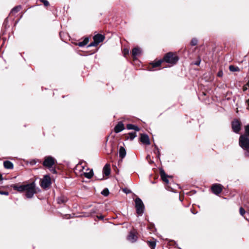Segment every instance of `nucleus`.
<instances>
[{"label": "nucleus", "instance_id": "nucleus-24", "mask_svg": "<svg viewBox=\"0 0 249 249\" xmlns=\"http://www.w3.org/2000/svg\"><path fill=\"white\" fill-rule=\"evenodd\" d=\"M163 62L162 59L159 60L155 62L151 63L153 68H155L160 66L161 63Z\"/></svg>", "mask_w": 249, "mask_h": 249}, {"label": "nucleus", "instance_id": "nucleus-17", "mask_svg": "<svg viewBox=\"0 0 249 249\" xmlns=\"http://www.w3.org/2000/svg\"><path fill=\"white\" fill-rule=\"evenodd\" d=\"M119 156L121 159H124L126 156V150L125 148L121 146L119 151Z\"/></svg>", "mask_w": 249, "mask_h": 249}, {"label": "nucleus", "instance_id": "nucleus-23", "mask_svg": "<svg viewBox=\"0 0 249 249\" xmlns=\"http://www.w3.org/2000/svg\"><path fill=\"white\" fill-rule=\"evenodd\" d=\"M89 40V38L86 37L83 41L79 42L78 43V45L81 47H84L88 44Z\"/></svg>", "mask_w": 249, "mask_h": 249}, {"label": "nucleus", "instance_id": "nucleus-29", "mask_svg": "<svg viewBox=\"0 0 249 249\" xmlns=\"http://www.w3.org/2000/svg\"><path fill=\"white\" fill-rule=\"evenodd\" d=\"M109 192L107 188L104 189L102 192L101 194L104 196H107L109 195Z\"/></svg>", "mask_w": 249, "mask_h": 249}, {"label": "nucleus", "instance_id": "nucleus-35", "mask_svg": "<svg viewBox=\"0 0 249 249\" xmlns=\"http://www.w3.org/2000/svg\"><path fill=\"white\" fill-rule=\"evenodd\" d=\"M123 191L126 194H130L131 191L129 189H128L127 188H124L123 189Z\"/></svg>", "mask_w": 249, "mask_h": 249}, {"label": "nucleus", "instance_id": "nucleus-36", "mask_svg": "<svg viewBox=\"0 0 249 249\" xmlns=\"http://www.w3.org/2000/svg\"><path fill=\"white\" fill-rule=\"evenodd\" d=\"M0 194L8 196L9 195V192L7 191H0Z\"/></svg>", "mask_w": 249, "mask_h": 249}, {"label": "nucleus", "instance_id": "nucleus-43", "mask_svg": "<svg viewBox=\"0 0 249 249\" xmlns=\"http://www.w3.org/2000/svg\"><path fill=\"white\" fill-rule=\"evenodd\" d=\"M51 171L53 173H56V171L55 169H53L51 170Z\"/></svg>", "mask_w": 249, "mask_h": 249}, {"label": "nucleus", "instance_id": "nucleus-38", "mask_svg": "<svg viewBox=\"0 0 249 249\" xmlns=\"http://www.w3.org/2000/svg\"><path fill=\"white\" fill-rule=\"evenodd\" d=\"M37 161L36 160H31V161L30 162V163L32 165H35Z\"/></svg>", "mask_w": 249, "mask_h": 249}, {"label": "nucleus", "instance_id": "nucleus-18", "mask_svg": "<svg viewBox=\"0 0 249 249\" xmlns=\"http://www.w3.org/2000/svg\"><path fill=\"white\" fill-rule=\"evenodd\" d=\"M3 165H4V168H5L6 169H13V167H14L13 164L12 163V162L9 160H6V161H4Z\"/></svg>", "mask_w": 249, "mask_h": 249}, {"label": "nucleus", "instance_id": "nucleus-2", "mask_svg": "<svg viewBox=\"0 0 249 249\" xmlns=\"http://www.w3.org/2000/svg\"><path fill=\"white\" fill-rule=\"evenodd\" d=\"M135 203L137 213L140 216L142 215L144 213V205L143 202L141 199L139 197H137L135 200Z\"/></svg>", "mask_w": 249, "mask_h": 249}, {"label": "nucleus", "instance_id": "nucleus-5", "mask_svg": "<svg viewBox=\"0 0 249 249\" xmlns=\"http://www.w3.org/2000/svg\"><path fill=\"white\" fill-rule=\"evenodd\" d=\"M42 164L44 166L51 168L54 164V159L51 156L46 157Z\"/></svg>", "mask_w": 249, "mask_h": 249}, {"label": "nucleus", "instance_id": "nucleus-6", "mask_svg": "<svg viewBox=\"0 0 249 249\" xmlns=\"http://www.w3.org/2000/svg\"><path fill=\"white\" fill-rule=\"evenodd\" d=\"M231 127L234 133H239L241 130L240 122L237 119H234L231 123Z\"/></svg>", "mask_w": 249, "mask_h": 249}, {"label": "nucleus", "instance_id": "nucleus-40", "mask_svg": "<svg viewBox=\"0 0 249 249\" xmlns=\"http://www.w3.org/2000/svg\"><path fill=\"white\" fill-rule=\"evenodd\" d=\"M246 151L245 152V155L247 157L249 156V149L245 150Z\"/></svg>", "mask_w": 249, "mask_h": 249}, {"label": "nucleus", "instance_id": "nucleus-30", "mask_svg": "<svg viewBox=\"0 0 249 249\" xmlns=\"http://www.w3.org/2000/svg\"><path fill=\"white\" fill-rule=\"evenodd\" d=\"M245 135L249 138V124L245 126Z\"/></svg>", "mask_w": 249, "mask_h": 249}, {"label": "nucleus", "instance_id": "nucleus-27", "mask_svg": "<svg viewBox=\"0 0 249 249\" xmlns=\"http://www.w3.org/2000/svg\"><path fill=\"white\" fill-rule=\"evenodd\" d=\"M148 244L152 249H155L156 246V243L155 241H148Z\"/></svg>", "mask_w": 249, "mask_h": 249}, {"label": "nucleus", "instance_id": "nucleus-41", "mask_svg": "<svg viewBox=\"0 0 249 249\" xmlns=\"http://www.w3.org/2000/svg\"><path fill=\"white\" fill-rule=\"evenodd\" d=\"M104 216L101 215L100 216H97V218L99 219H104Z\"/></svg>", "mask_w": 249, "mask_h": 249}, {"label": "nucleus", "instance_id": "nucleus-42", "mask_svg": "<svg viewBox=\"0 0 249 249\" xmlns=\"http://www.w3.org/2000/svg\"><path fill=\"white\" fill-rule=\"evenodd\" d=\"M2 180H3V178H2V176L1 175H0V184H2Z\"/></svg>", "mask_w": 249, "mask_h": 249}, {"label": "nucleus", "instance_id": "nucleus-32", "mask_svg": "<svg viewBox=\"0 0 249 249\" xmlns=\"http://www.w3.org/2000/svg\"><path fill=\"white\" fill-rule=\"evenodd\" d=\"M239 213L242 216H244L246 213V211L242 207H240L239 209Z\"/></svg>", "mask_w": 249, "mask_h": 249}, {"label": "nucleus", "instance_id": "nucleus-34", "mask_svg": "<svg viewBox=\"0 0 249 249\" xmlns=\"http://www.w3.org/2000/svg\"><path fill=\"white\" fill-rule=\"evenodd\" d=\"M41 2H42L45 6H48L49 5V2L47 0H39Z\"/></svg>", "mask_w": 249, "mask_h": 249}, {"label": "nucleus", "instance_id": "nucleus-12", "mask_svg": "<svg viewBox=\"0 0 249 249\" xmlns=\"http://www.w3.org/2000/svg\"><path fill=\"white\" fill-rule=\"evenodd\" d=\"M160 177H161L162 180L164 182H165L167 184H168L169 182V180L168 179V178L170 177V176H167L166 174L164 171L162 169H160Z\"/></svg>", "mask_w": 249, "mask_h": 249}, {"label": "nucleus", "instance_id": "nucleus-22", "mask_svg": "<svg viewBox=\"0 0 249 249\" xmlns=\"http://www.w3.org/2000/svg\"><path fill=\"white\" fill-rule=\"evenodd\" d=\"M21 9V6L20 5L14 7L12 9V10L10 12V14H14L17 13L18 11H19Z\"/></svg>", "mask_w": 249, "mask_h": 249}, {"label": "nucleus", "instance_id": "nucleus-10", "mask_svg": "<svg viewBox=\"0 0 249 249\" xmlns=\"http://www.w3.org/2000/svg\"><path fill=\"white\" fill-rule=\"evenodd\" d=\"M124 129V126L122 122H119L114 127V132L118 133Z\"/></svg>", "mask_w": 249, "mask_h": 249}, {"label": "nucleus", "instance_id": "nucleus-3", "mask_svg": "<svg viewBox=\"0 0 249 249\" xmlns=\"http://www.w3.org/2000/svg\"><path fill=\"white\" fill-rule=\"evenodd\" d=\"M239 144L244 150L249 149V138L245 135H241L239 139Z\"/></svg>", "mask_w": 249, "mask_h": 249}, {"label": "nucleus", "instance_id": "nucleus-16", "mask_svg": "<svg viewBox=\"0 0 249 249\" xmlns=\"http://www.w3.org/2000/svg\"><path fill=\"white\" fill-rule=\"evenodd\" d=\"M68 201V198L64 196H61L58 197L57 199V201L58 204H65Z\"/></svg>", "mask_w": 249, "mask_h": 249}, {"label": "nucleus", "instance_id": "nucleus-8", "mask_svg": "<svg viewBox=\"0 0 249 249\" xmlns=\"http://www.w3.org/2000/svg\"><path fill=\"white\" fill-rule=\"evenodd\" d=\"M212 191L215 195L219 194L222 190V186L219 184H214L212 186Z\"/></svg>", "mask_w": 249, "mask_h": 249}, {"label": "nucleus", "instance_id": "nucleus-15", "mask_svg": "<svg viewBox=\"0 0 249 249\" xmlns=\"http://www.w3.org/2000/svg\"><path fill=\"white\" fill-rule=\"evenodd\" d=\"M105 36L101 34H97L93 36V39L98 44L104 41Z\"/></svg>", "mask_w": 249, "mask_h": 249}, {"label": "nucleus", "instance_id": "nucleus-4", "mask_svg": "<svg viewBox=\"0 0 249 249\" xmlns=\"http://www.w3.org/2000/svg\"><path fill=\"white\" fill-rule=\"evenodd\" d=\"M35 186L36 185L34 182L27 184V187L25 190L26 191V196L27 198H32L36 193Z\"/></svg>", "mask_w": 249, "mask_h": 249}, {"label": "nucleus", "instance_id": "nucleus-26", "mask_svg": "<svg viewBox=\"0 0 249 249\" xmlns=\"http://www.w3.org/2000/svg\"><path fill=\"white\" fill-rule=\"evenodd\" d=\"M128 135L129 137L127 139H129L130 140H133L137 136L136 132H130Z\"/></svg>", "mask_w": 249, "mask_h": 249}, {"label": "nucleus", "instance_id": "nucleus-1", "mask_svg": "<svg viewBox=\"0 0 249 249\" xmlns=\"http://www.w3.org/2000/svg\"><path fill=\"white\" fill-rule=\"evenodd\" d=\"M162 60L163 62L172 64H175L178 60V58L177 56L174 55L173 53L169 52L165 54Z\"/></svg>", "mask_w": 249, "mask_h": 249}, {"label": "nucleus", "instance_id": "nucleus-31", "mask_svg": "<svg viewBox=\"0 0 249 249\" xmlns=\"http://www.w3.org/2000/svg\"><path fill=\"white\" fill-rule=\"evenodd\" d=\"M155 148L156 149V151H155V153L156 154L158 158H159L160 157V151L158 147V146L156 145H154Z\"/></svg>", "mask_w": 249, "mask_h": 249}, {"label": "nucleus", "instance_id": "nucleus-46", "mask_svg": "<svg viewBox=\"0 0 249 249\" xmlns=\"http://www.w3.org/2000/svg\"><path fill=\"white\" fill-rule=\"evenodd\" d=\"M149 162H150V163H152L153 162V161H150Z\"/></svg>", "mask_w": 249, "mask_h": 249}, {"label": "nucleus", "instance_id": "nucleus-28", "mask_svg": "<svg viewBox=\"0 0 249 249\" xmlns=\"http://www.w3.org/2000/svg\"><path fill=\"white\" fill-rule=\"evenodd\" d=\"M197 42H198L197 39L196 38H194L191 40L190 44L191 46H196L197 44Z\"/></svg>", "mask_w": 249, "mask_h": 249}, {"label": "nucleus", "instance_id": "nucleus-25", "mask_svg": "<svg viewBox=\"0 0 249 249\" xmlns=\"http://www.w3.org/2000/svg\"><path fill=\"white\" fill-rule=\"evenodd\" d=\"M229 70L231 71L232 72L240 71V69L239 67L233 65H230L229 66Z\"/></svg>", "mask_w": 249, "mask_h": 249}, {"label": "nucleus", "instance_id": "nucleus-7", "mask_svg": "<svg viewBox=\"0 0 249 249\" xmlns=\"http://www.w3.org/2000/svg\"><path fill=\"white\" fill-rule=\"evenodd\" d=\"M51 184V178L49 176L45 175L44 176L43 179L41 181V186L46 189L48 188Z\"/></svg>", "mask_w": 249, "mask_h": 249}, {"label": "nucleus", "instance_id": "nucleus-9", "mask_svg": "<svg viewBox=\"0 0 249 249\" xmlns=\"http://www.w3.org/2000/svg\"><path fill=\"white\" fill-rule=\"evenodd\" d=\"M11 187L13 188L14 190H17L19 192H22L25 191L26 188L27 187V184L21 185L13 184L11 185Z\"/></svg>", "mask_w": 249, "mask_h": 249}, {"label": "nucleus", "instance_id": "nucleus-44", "mask_svg": "<svg viewBox=\"0 0 249 249\" xmlns=\"http://www.w3.org/2000/svg\"><path fill=\"white\" fill-rule=\"evenodd\" d=\"M199 64H200V61L197 62L195 63V64L196 65H199Z\"/></svg>", "mask_w": 249, "mask_h": 249}, {"label": "nucleus", "instance_id": "nucleus-37", "mask_svg": "<svg viewBox=\"0 0 249 249\" xmlns=\"http://www.w3.org/2000/svg\"><path fill=\"white\" fill-rule=\"evenodd\" d=\"M223 71L221 70L219 71L217 74L218 77H222L223 76Z\"/></svg>", "mask_w": 249, "mask_h": 249}, {"label": "nucleus", "instance_id": "nucleus-20", "mask_svg": "<svg viewBox=\"0 0 249 249\" xmlns=\"http://www.w3.org/2000/svg\"><path fill=\"white\" fill-rule=\"evenodd\" d=\"M110 168L109 165L106 164L103 168V173L106 176H108L110 174Z\"/></svg>", "mask_w": 249, "mask_h": 249}, {"label": "nucleus", "instance_id": "nucleus-39", "mask_svg": "<svg viewBox=\"0 0 249 249\" xmlns=\"http://www.w3.org/2000/svg\"><path fill=\"white\" fill-rule=\"evenodd\" d=\"M124 55L125 56L126 55L128 54L129 53V50L127 49H124Z\"/></svg>", "mask_w": 249, "mask_h": 249}, {"label": "nucleus", "instance_id": "nucleus-45", "mask_svg": "<svg viewBox=\"0 0 249 249\" xmlns=\"http://www.w3.org/2000/svg\"><path fill=\"white\" fill-rule=\"evenodd\" d=\"M81 168H82V170L84 169V168H85V167H84V166H81Z\"/></svg>", "mask_w": 249, "mask_h": 249}, {"label": "nucleus", "instance_id": "nucleus-21", "mask_svg": "<svg viewBox=\"0 0 249 249\" xmlns=\"http://www.w3.org/2000/svg\"><path fill=\"white\" fill-rule=\"evenodd\" d=\"M84 175L85 178L90 179L93 176V171L92 170H90L89 172L84 173Z\"/></svg>", "mask_w": 249, "mask_h": 249}, {"label": "nucleus", "instance_id": "nucleus-33", "mask_svg": "<svg viewBox=\"0 0 249 249\" xmlns=\"http://www.w3.org/2000/svg\"><path fill=\"white\" fill-rule=\"evenodd\" d=\"M98 45V44L94 40L93 42H91L88 46V47H90L92 46H97Z\"/></svg>", "mask_w": 249, "mask_h": 249}, {"label": "nucleus", "instance_id": "nucleus-19", "mask_svg": "<svg viewBox=\"0 0 249 249\" xmlns=\"http://www.w3.org/2000/svg\"><path fill=\"white\" fill-rule=\"evenodd\" d=\"M126 128L128 130H134L136 131L140 130V128L138 126L130 124H127Z\"/></svg>", "mask_w": 249, "mask_h": 249}, {"label": "nucleus", "instance_id": "nucleus-13", "mask_svg": "<svg viewBox=\"0 0 249 249\" xmlns=\"http://www.w3.org/2000/svg\"><path fill=\"white\" fill-rule=\"evenodd\" d=\"M141 53V50L137 47L134 48L132 51V56L134 59H136L137 58V57L140 55Z\"/></svg>", "mask_w": 249, "mask_h": 249}, {"label": "nucleus", "instance_id": "nucleus-14", "mask_svg": "<svg viewBox=\"0 0 249 249\" xmlns=\"http://www.w3.org/2000/svg\"><path fill=\"white\" fill-rule=\"evenodd\" d=\"M127 240L131 243H134L137 240V236L132 232H130L127 237Z\"/></svg>", "mask_w": 249, "mask_h": 249}, {"label": "nucleus", "instance_id": "nucleus-11", "mask_svg": "<svg viewBox=\"0 0 249 249\" xmlns=\"http://www.w3.org/2000/svg\"><path fill=\"white\" fill-rule=\"evenodd\" d=\"M140 140L142 143L145 144L146 145H149L150 143L149 137L147 134H141Z\"/></svg>", "mask_w": 249, "mask_h": 249}]
</instances>
